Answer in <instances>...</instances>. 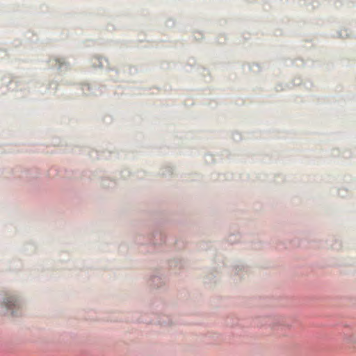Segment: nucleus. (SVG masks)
Here are the masks:
<instances>
[{
    "mask_svg": "<svg viewBox=\"0 0 356 356\" xmlns=\"http://www.w3.org/2000/svg\"><path fill=\"white\" fill-rule=\"evenodd\" d=\"M3 304L8 309H12L13 307L19 308L18 301L13 296L7 297Z\"/></svg>",
    "mask_w": 356,
    "mask_h": 356,
    "instance_id": "f257e3e1",
    "label": "nucleus"
}]
</instances>
